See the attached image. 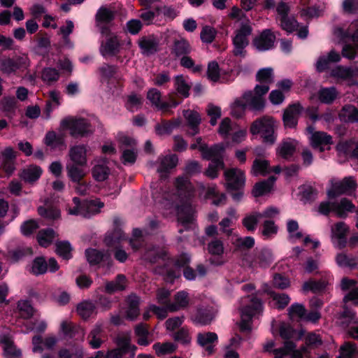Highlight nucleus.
I'll return each mask as SVG.
<instances>
[{"mask_svg":"<svg viewBox=\"0 0 358 358\" xmlns=\"http://www.w3.org/2000/svg\"><path fill=\"white\" fill-rule=\"evenodd\" d=\"M88 147L85 145H76L71 146L69 150V163L86 166L87 164Z\"/></svg>","mask_w":358,"mask_h":358,"instance_id":"nucleus-18","label":"nucleus"},{"mask_svg":"<svg viewBox=\"0 0 358 358\" xmlns=\"http://www.w3.org/2000/svg\"><path fill=\"white\" fill-rule=\"evenodd\" d=\"M17 308L20 312V317L24 319H29L31 317L34 313V309L32 307L30 301L27 300H20L17 303Z\"/></svg>","mask_w":358,"mask_h":358,"instance_id":"nucleus-59","label":"nucleus"},{"mask_svg":"<svg viewBox=\"0 0 358 358\" xmlns=\"http://www.w3.org/2000/svg\"><path fill=\"white\" fill-rule=\"evenodd\" d=\"M120 51V42L117 36L111 35L101 44L99 52L104 57H113Z\"/></svg>","mask_w":358,"mask_h":358,"instance_id":"nucleus-17","label":"nucleus"},{"mask_svg":"<svg viewBox=\"0 0 358 358\" xmlns=\"http://www.w3.org/2000/svg\"><path fill=\"white\" fill-rule=\"evenodd\" d=\"M72 247L68 241H59L56 243L57 254L65 260L72 257Z\"/></svg>","mask_w":358,"mask_h":358,"instance_id":"nucleus-56","label":"nucleus"},{"mask_svg":"<svg viewBox=\"0 0 358 358\" xmlns=\"http://www.w3.org/2000/svg\"><path fill=\"white\" fill-rule=\"evenodd\" d=\"M335 262L338 266L350 270H354L358 265V257L348 255L345 252H339L336 255Z\"/></svg>","mask_w":358,"mask_h":358,"instance_id":"nucleus-30","label":"nucleus"},{"mask_svg":"<svg viewBox=\"0 0 358 358\" xmlns=\"http://www.w3.org/2000/svg\"><path fill=\"white\" fill-rule=\"evenodd\" d=\"M337 92L335 87H322L318 92V99L322 103L331 104L336 99Z\"/></svg>","mask_w":358,"mask_h":358,"instance_id":"nucleus-45","label":"nucleus"},{"mask_svg":"<svg viewBox=\"0 0 358 358\" xmlns=\"http://www.w3.org/2000/svg\"><path fill=\"white\" fill-rule=\"evenodd\" d=\"M183 116L186 120L185 126L188 127L186 135L192 137L199 134L201 123L200 114L196 110L187 109L183 110Z\"/></svg>","mask_w":358,"mask_h":358,"instance_id":"nucleus-15","label":"nucleus"},{"mask_svg":"<svg viewBox=\"0 0 358 358\" xmlns=\"http://www.w3.org/2000/svg\"><path fill=\"white\" fill-rule=\"evenodd\" d=\"M357 184L352 177H345L341 181L335 182L327 192V196L333 199L343 194H350L357 189Z\"/></svg>","mask_w":358,"mask_h":358,"instance_id":"nucleus-9","label":"nucleus"},{"mask_svg":"<svg viewBox=\"0 0 358 358\" xmlns=\"http://www.w3.org/2000/svg\"><path fill=\"white\" fill-rule=\"evenodd\" d=\"M275 178L271 176L267 180L256 182L252 189V194L255 197H260L269 193L273 187Z\"/></svg>","mask_w":358,"mask_h":358,"instance_id":"nucleus-33","label":"nucleus"},{"mask_svg":"<svg viewBox=\"0 0 358 358\" xmlns=\"http://www.w3.org/2000/svg\"><path fill=\"white\" fill-rule=\"evenodd\" d=\"M278 334L282 339L289 340L295 336L297 331L289 324L282 322L279 325Z\"/></svg>","mask_w":358,"mask_h":358,"instance_id":"nucleus-60","label":"nucleus"},{"mask_svg":"<svg viewBox=\"0 0 358 358\" xmlns=\"http://www.w3.org/2000/svg\"><path fill=\"white\" fill-rule=\"evenodd\" d=\"M192 52V46L185 38L176 39L172 45L171 52L176 58H180Z\"/></svg>","mask_w":358,"mask_h":358,"instance_id":"nucleus-29","label":"nucleus"},{"mask_svg":"<svg viewBox=\"0 0 358 358\" xmlns=\"http://www.w3.org/2000/svg\"><path fill=\"white\" fill-rule=\"evenodd\" d=\"M303 110L300 103L289 104L283 111L282 122L285 127L294 129L297 127L299 118Z\"/></svg>","mask_w":358,"mask_h":358,"instance_id":"nucleus-11","label":"nucleus"},{"mask_svg":"<svg viewBox=\"0 0 358 358\" xmlns=\"http://www.w3.org/2000/svg\"><path fill=\"white\" fill-rule=\"evenodd\" d=\"M225 164L224 161L218 159H213L205 171V175L210 179H215L218 177V171L220 169H224Z\"/></svg>","mask_w":358,"mask_h":358,"instance_id":"nucleus-49","label":"nucleus"},{"mask_svg":"<svg viewBox=\"0 0 358 358\" xmlns=\"http://www.w3.org/2000/svg\"><path fill=\"white\" fill-rule=\"evenodd\" d=\"M42 173V170L37 166H31L24 170L20 173V178L27 182H33L37 180Z\"/></svg>","mask_w":358,"mask_h":358,"instance_id":"nucleus-43","label":"nucleus"},{"mask_svg":"<svg viewBox=\"0 0 358 358\" xmlns=\"http://www.w3.org/2000/svg\"><path fill=\"white\" fill-rule=\"evenodd\" d=\"M61 329L63 334L69 337L73 338L76 336V333L80 331L82 336H84V331L80 327L74 325L71 322L67 321H63L61 324Z\"/></svg>","mask_w":358,"mask_h":358,"instance_id":"nucleus-61","label":"nucleus"},{"mask_svg":"<svg viewBox=\"0 0 358 358\" xmlns=\"http://www.w3.org/2000/svg\"><path fill=\"white\" fill-rule=\"evenodd\" d=\"M199 151L201 152L203 159L206 160L213 162V159H218L224 161L223 153L224 152V147L222 144H214L210 148L208 145H203L199 146Z\"/></svg>","mask_w":358,"mask_h":358,"instance_id":"nucleus-23","label":"nucleus"},{"mask_svg":"<svg viewBox=\"0 0 358 358\" xmlns=\"http://www.w3.org/2000/svg\"><path fill=\"white\" fill-rule=\"evenodd\" d=\"M180 117L170 120H162L161 124L158 123V134H171L173 131L181 125Z\"/></svg>","mask_w":358,"mask_h":358,"instance_id":"nucleus-37","label":"nucleus"},{"mask_svg":"<svg viewBox=\"0 0 358 358\" xmlns=\"http://www.w3.org/2000/svg\"><path fill=\"white\" fill-rule=\"evenodd\" d=\"M338 116L344 123H358V108L352 104H346L341 108Z\"/></svg>","mask_w":358,"mask_h":358,"instance_id":"nucleus-28","label":"nucleus"},{"mask_svg":"<svg viewBox=\"0 0 358 358\" xmlns=\"http://www.w3.org/2000/svg\"><path fill=\"white\" fill-rule=\"evenodd\" d=\"M276 37L270 29H263L252 40L253 46L259 52H266L275 48Z\"/></svg>","mask_w":358,"mask_h":358,"instance_id":"nucleus-10","label":"nucleus"},{"mask_svg":"<svg viewBox=\"0 0 358 358\" xmlns=\"http://www.w3.org/2000/svg\"><path fill=\"white\" fill-rule=\"evenodd\" d=\"M160 96L158 91V111H162L164 115L172 114V108H176L182 101L176 93L171 94L167 100H162Z\"/></svg>","mask_w":358,"mask_h":358,"instance_id":"nucleus-24","label":"nucleus"},{"mask_svg":"<svg viewBox=\"0 0 358 358\" xmlns=\"http://www.w3.org/2000/svg\"><path fill=\"white\" fill-rule=\"evenodd\" d=\"M76 310L83 320H87L93 314H96V306L90 301H84L78 304Z\"/></svg>","mask_w":358,"mask_h":358,"instance_id":"nucleus-39","label":"nucleus"},{"mask_svg":"<svg viewBox=\"0 0 358 358\" xmlns=\"http://www.w3.org/2000/svg\"><path fill=\"white\" fill-rule=\"evenodd\" d=\"M85 257L91 266L97 265L102 262L106 264L108 268H110L113 265L112 259L108 252L88 248L85 250Z\"/></svg>","mask_w":358,"mask_h":358,"instance_id":"nucleus-16","label":"nucleus"},{"mask_svg":"<svg viewBox=\"0 0 358 358\" xmlns=\"http://www.w3.org/2000/svg\"><path fill=\"white\" fill-rule=\"evenodd\" d=\"M330 76L333 78L347 80L354 76V72L351 68L338 66L331 71Z\"/></svg>","mask_w":358,"mask_h":358,"instance_id":"nucleus-53","label":"nucleus"},{"mask_svg":"<svg viewBox=\"0 0 358 358\" xmlns=\"http://www.w3.org/2000/svg\"><path fill=\"white\" fill-rule=\"evenodd\" d=\"M38 214L48 220H57L60 217V210L55 206H40L38 208Z\"/></svg>","mask_w":358,"mask_h":358,"instance_id":"nucleus-52","label":"nucleus"},{"mask_svg":"<svg viewBox=\"0 0 358 358\" xmlns=\"http://www.w3.org/2000/svg\"><path fill=\"white\" fill-rule=\"evenodd\" d=\"M252 172L254 176H266L271 173L270 163L266 159H255L252 166Z\"/></svg>","mask_w":358,"mask_h":358,"instance_id":"nucleus-42","label":"nucleus"},{"mask_svg":"<svg viewBox=\"0 0 358 358\" xmlns=\"http://www.w3.org/2000/svg\"><path fill=\"white\" fill-rule=\"evenodd\" d=\"M298 145V141L292 138H284L275 148L278 157L289 161L294 155Z\"/></svg>","mask_w":358,"mask_h":358,"instance_id":"nucleus-13","label":"nucleus"},{"mask_svg":"<svg viewBox=\"0 0 358 358\" xmlns=\"http://www.w3.org/2000/svg\"><path fill=\"white\" fill-rule=\"evenodd\" d=\"M334 212L336 215L345 219L348 216V213H353L356 210L355 205L348 198H342L339 202L334 201Z\"/></svg>","mask_w":358,"mask_h":358,"instance_id":"nucleus-26","label":"nucleus"},{"mask_svg":"<svg viewBox=\"0 0 358 358\" xmlns=\"http://www.w3.org/2000/svg\"><path fill=\"white\" fill-rule=\"evenodd\" d=\"M301 201L304 203H311L317 197L318 191L311 185H303L299 187Z\"/></svg>","mask_w":358,"mask_h":358,"instance_id":"nucleus-41","label":"nucleus"},{"mask_svg":"<svg viewBox=\"0 0 358 358\" xmlns=\"http://www.w3.org/2000/svg\"><path fill=\"white\" fill-rule=\"evenodd\" d=\"M29 66V59L26 55H16L12 58L4 57L0 59V71L6 76L15 74L17 70Z\"/></svg>","mask_w":358,"mask_h":358,"instance_id":"nucleus-7","label":"nucleus"},{"mask_svg":"<svg viewBox=\"0 0 358 358\" xmlns=\"http://www.w3.org/2000/svg\"><path fill=\"white\" fill-rule=\"evenodd\" d=\"M244 99L249 106L254 110L261 111L265 107V99L264 97L253 95L252 91H247L243 94Z\"/></svg>","mask_w":358,"mask_h":358,"instance_id":"nucleus-35","label":"nucleus"},{"mask_svg":"<svg viewBox=\"0 0 358 358\" xmlns=\"http://www.w3.org/2000/svg\"><path fill=\"white\" fill-rule=\"evenodd\" d=\"M89 345L93 349L99 348L104 343V335L103 326L96 323L88 335Z\"/></svg>","mask_w":358,"mask_h":358,"instance_id":"nucleus-27","label":"nucleus"},{"mask_svg":"<svg viewBox=\"0 0 358 358\" xmlns=\"http://www.w3.org/2000/svg\"><path fill=\"white\" fill-rule=\"evenodd\" d=\"M173 259L165 250H158V275L163 277L166 285H173L181 276L180 271L173 265Z\"/></svg>","mask_w":358,"mask_h":358,"instance_id":"nucleus-4","label":"nucleus"},{"mask_svg":"<svg viewBox=\"0 0 358 358\" xmlns=\"http://www.w3.org/2000/svg\"><path fill=\"white\" fill-rule=\"evenodd\" d=\"M104 203L99 199L84 201L82 202L83 211L81 216L84 217H90L100 212V209L103 208Z\"/></svg>","mask_w":358,"mask_h":358,"instance_id":"nucleus-32","label":"nucleus"},{"mask_svg":"<svg viewBox=\"0 0 358 358\" xmlns=\"http://www.w3.org/2000/svg\"><path fill=\"white\" fill-rule=\"evenodd\" d=\"M207 78L213 83H217L220 79V68L218 63L213 60L208 64Z\"/></svg>","mask_w":358,"mask_h":358,"instance_id":"nucleus-58","label":"nucleus"},{"mask_svg":"<svg viewBox=\"0 0 358 358\" xmlns=\"http://www.w3.org/2000/svg\"><path fill=\"white\" fill-rule=\"evenodd\" d=\"M0 345L6 358H22V352L15 345L13 336L8 329L0 334Z\"/></svg>","mask_w":358,"mask_h":358,"instance_id":"nucleus-12","label":"nucleus"},{"mask_svg":"<svg viewBox=\"0 0 358 358\" xmlns=\"http://www.w3.org/2000/svg\"><path fill=\"white\" fill-rule=\"evenodd\" d=\"M338 319L341 320V327L348 329V336L353 339L358 340V317L356 313L345 306Z\"/></svg>","mask_w":358,"mask_h":358,"instance_id":"nucleus-8","label":"nucleus"},{"mask_svg":"<svg viewBox=\"0 0 358 358\" xmlns=\"http://www.w3.org/2000/svg\"><path fill=\"white\" fill-rule=\"evenodd\" d=\"M138 45L142 52L145 55L154 53L157 50V42L152 37H143L138 41Z\"/></svg>","mask_w":358,"mask_h":358,"instance_id":"nucleus-47","label":"nucleus"},{"mask_svg":"<svg viewBox=\"0 0 358 358\" xmlns=\"http://www.w3.org/2000/svg\"><path fill=\"white\" fill-rule=\"evenodd\" d=\"M126 277L122 274H119L114 280L106 282L105 291L109 294L122 291L126 288Z\"/></svg>","mask_w":358,"mask_h":358,"instance_id":"nucleus-36","label":"nucleus"},{"mask_svg":"<svg viewBox=\"0 0 358 358\" xmlns=\"http://www.w3.org/2000/svg\"><path fill=\"white\" fill-rule=\"evenodd\" d=\"M215 318L213 308L211 306H199L192 319L196 324L206 326L210 324Z\"/></svg>","mask_w":358,"mask_h":358,"instance_id":"nucleus-22","label":"nucleus"},{"mask_svg":"<svg viewBox=\"0 0 358 358\" xmlns=\"http://www.w3.org/2000/svg\"><path fill=\"white\" fill-rule=\"evenodd\" d=\"M95 164L92 169V174L94 180L99 182L106 180L110 174V170L107 166L105 158L95 160Z\"/></svg>","mask_w":358,"mask_h":358,"instance_id":"nucleus-25","label":"nucleus"},{"mask_svg":"<svg viewBox=\"0 0 358 358\" xmlns=\"http://www.w3.org/2000/svg\"><path fill=\"white\" fill-rule=\"evenodd\" d=\"M218 343V336L215 332L199 333L197 343L205 349L208 355L215 352V346Z\"/></svg>","mask_w":358,"mask_h":358,"instance_id":"nucleus-21","label":"nucleus"},{"mask_svg":"<svg viewBox=\"0 0 358 358\" xmlns=\"http://www.w3.org/2000/svg\"><path fill=\"white\" fill-rule=\"evenodd\" d=\"M262 236L265 238H271L275 236L278 231V227L272 220H266L262 224Z\"/></svg>","mask_w":358,"mask_h":358,"instance_id":"nucleus-57","label":"nucleus"},{"mask_svg":"<svg viewBox=\"0 0 358 358\" xmlns=\"http://www.w3.org/2000/svg\"><path fill=\"white\" fill-rule=\"evenodd\" d=\"M274 124L273 117L263 116L257 118L251 124L250 131L252 135H260L264 144L273 145L277 140Z\"/></svg>","mask_w":358,"mask_h":358,"instance_id":"nucleus-3","label":"nucleus"},{"mask_svg":"<svg viewBox=\"0 0 358 358\" xmlns=\"http://www.w3.org/2000/svg\"><path fill=\"white\" fill-rule=\"evenodd\" d=\"M175 186L179 199L176 206L178 221L183 227L178 232L182 234L184 230H189L194 225L195 210L192 205L194 196V187L189 179L184 176H178L175 181Z\"/></svg>","mask_w":358,"mask_h":358,"instance_id":"nucleus-1","label":"nucleus"},{"mask_svg":"<svg viewBox=\"0 0 358 358\" xmlns=\"http://www.w3.org/2000/svg\"><path fill=\"white\" fill-rule=\"evenodd\" d=\"M55 233L52 229H43L37 234V240L40 245L48 247L54 240Z\"/></svg>","mask_w":358,"mask_h":358,"instance_id":"nucleus-51","label":"nucleus"},{"mask_svg":"<svg viewBox=\"0 0 358 358\" xmlns=\"http://www.w3.org/2000/svg\"><path fill=\"white\" fill-rule=\"evenodd\" d=\"M252 27L248 23H241L239 29L236 30L235 36L232 38L234 56L245 57L247 52L245 48L249 45L248 36L252 34Z\"/></svg>","mask_w":358,"mask_h":358,"instance_id":"nucleus-5","label":"nucleus"},{"mask_svg":"<svg viewBox=\"0 0 358 358\" xmlns=\"http://www.w3.org/2000/svg\"><path fill=\"white\" fill-rule=\"evenodd\" d=\"M174 87L182 98H187L189 96L190 85H189L182 75H178L174 79Z\"/></svg>","mask_w":358,"mask_h":358,"instance_id":"nucleus-48","label":"nucleus"},{"mask_svg":"<svg viewBox=\"0 0 358 358\" xmlns=\"http://www.w3.org/2000/svg\"><path fill=\"white\" fill-rule=\"evenodd\" d=\"M280 22V27L288 34L293 33L299 27V23L293 16H287L278 20Z\"/></svg>","mask_w":358,"mask_h":358,"instance_id":"nucleus-50","label":"nucleus"},{"mask_svg":"<svg viewBox=\"0 0 358 358\" xmlns=\"http://www.w3.org/2000/svg\"><path fill=\"white\" fill-rule=\"evenodd\" d=\"M59 78V72L55 68H44L41 72L42 80L48 85H51L52 83L57 82Z\"/></svg>","mask_w":358,"mask_h":358,"instance_id":"nucleus-54","label":"nucleus"},{"mask_svg":"<svg viewBox=\"0 0 358 358\" xmlns=\"http://www.w3.org/2000/svg\"><path fill=\"white\" fill-rule=\"evenodd\" d=\"M310 144L314 149H318L320 152L329 150L333 144L332 137L326 132L315 131L311 136Z\"/></svg>","mask_w":358,"mask_h":358,"instance_id":"nucleus-20","label":"nucleus"},{"mask_svg":"<svg viewBox=\"0 0 358 358\" xmlns=\"http://www.w3.org/2000/svg\"><path fill=\"white\" fill-rule=\"evenodd\" d=\"M327 286V282L324 280H315L310 279L303 284V290L304 292H309L314 294L324 292Z\"/></svg>","mask_w":358,"mask_h":358,"instance_id":"nucleus-40","label":"nucleus"},{"mask_svg":"<svg viewBox=\"0 0 358 358\" xmlns=\"http://www.w3.org/2000/svg\"><path fill=\"white\" fill-rule=\"evenodd\" d=\"M273 262V254L271 249L264 247L256 248L254 250L253 257L250 261L252 266L266 268Z\"/></svg>","mask_w":358,"mask_h":358,"instance_id":"nucleus-14","label":"nucleus"},{"mask_svg":"<svg viewBox=\"0 0 358 358\" xmlns=\"http://www.w3.org/2000/svg\"><path fill=\"white\" fill-rule=\"evenodd\" d=\"M225 188L235 202H239L243 197L245 186V174L238 168H230L224 170Z\"/></svg>","mask_w":358,"mask_h":358,"instance_id":"nucleus-2","label":"nucleus"},{"mask_svg":"<svg viewBox=\"0 0 358 358\" xmlns=\"http://www.w3.org/2000/svg\"><path fill=\"white\" fill-rule=\"evenodd\" d=\"M341 59V55L334 50H331L327 56L321 55L318 57L315 64V70L319 73L327 71L330 69L331 63H338Z\"/></svg>","mask_w":358,"mask_h":358,"instance_id":"nucleus-19","label":"nucleus"},{"mask_svg":"<svg viewBox=\"0 0 358 358\" xmlns=\"http://www.w3.org/2000/svg\"><path fill=\"white\" fill-rule=\"evenodd\" d=\"M262 307L261 300L256 296H252L250 303L241 308V318L252 320L253 316L261 310Z\"/></svg>","mask_w":358,"mask_h":358,"instance_id":"nucleus-31","label":"nucleus"},{"mask_svg":"<svg viewBox=\"0 0 358 358\" xmlns=\"http://www.w3.org/2000/svg\"><path fill=\"white\" fill-rule=\"evenodd\" d=\"M134 332L136 336H138L137 343L141 345H148L149 344L148 337V329L146 324L141 323L136 326Z\"/></svg>","mask_w":358,"mask_h":358,"instance_id":"nucleus-55","label":"nucleus"},{"mask_svg":"<svg viewBox=\"0 0 358 358\" xmlns=\"http://www.w3.org/2000/svg\"><path fill=\"white\" fill-rule=\"evenodd\" d=\"M216 35L217 31L215 28L206 25L202 28L200 38L203 43L210 44L215 40Z\"/></svg>","mask_w":358,"mask_h":358,"instance_id":"nucleus-63","label":"nucleus"},{"mask_svg":"<svg viewBox=\"0 0 358 358\" xmlns=\"http://www.w3.org/2000/svg\"><path fill=\"white\" fill-rule=\"evenodd\" d=\"M128 307L126 310V317L129 320H134L140 314L139 299L135 295L129 296L127 299Z\"/></svg>","mask_w":358,"mask_h":358,"instance_id":"nucleus-38","label":"nucleus"},{"mask_svg":"<svg viewBox=\"0 0 358 358\" xmlns=\"http://www.w3.org/2000/svg\"><path fill=\"white\" fill-rule=\"evenodd\" d=\"M61 125L68 129L71 136L75 138L87 136L94 131L89 120L85 118H66L61 122Z\"/></svg>","mask_w":358,"mask_h":358,"instance_id":"nucleus-6","label":"nucleus"},{"mask_svg":"<svg viewBox=\"0 0 358 358\" xmlns=\"http://www.w3.org/2000/svg\"><path fill=\"white\" fill-rule=\"evenodd\" d=\"M178 163V157L176 154H171L162 158L158 167V173H169L171 169H174Z\"/></svg>","mask_w":358,"mask_h":358,"instance_id":"nucleus-44","label":"nucleus"},{"mask_svg":"<svg viewBox=\"0 0 358 358\" xmlns=\"http://www.w3.org/2000/svg\"><path fill=\"white\" fill-rule=\"evenodd\" d=\"M259 219H261L259 212L253 211L244 217L242 224L248 231L253 232L257 228Z\"/></svg>","mask_w":358,"mask_h":358,"instance_id":"nucleus-46","label":"nucleus"},{"mask_svg":"<svg viewBox=\"0 0 358 358\" xmlns=\"http://www.w3.org/2000/svg\"><path fill=\"white\" fill-rule=\"evenodd\" d=\"M83 166L69 162L66 164L67 176L72 182H78L86 176L85 171L82 168Z\"/></svg>","mask_w":358,"mask_h":358,"instance_id":"nucleus-34","label":"nucleus"},{"mask_svg":"<svg viewBox=\"0 0 358 358\" xmlns=\"http://www.w3.org/2000/svg\"><path fill=\"white\" fill-rule=\"evenodd\" d=\"M340 353L346 358H355L358 357V348L350 342H345L340 348Z\"/></svg>","mask_w":358,"mask_h":358,"instance_id":"nucleus-64","label":"nucleus"},{"mask_svg":"<svg viewBox=\"0 0 358 358\" xmlns=\"http://www.w3.org/2000/svg\"><path fill=\"white\" fill-rule=\"evenodd\" d=\"M44 143L46 145L55 148L64 143V138L61 135H57L55 131H48L45 134Z\"/></svg>","mask_w":358,"mask_h":358,"instance_id":"nucleus-62","label":"nucleus"}]
</instances>
